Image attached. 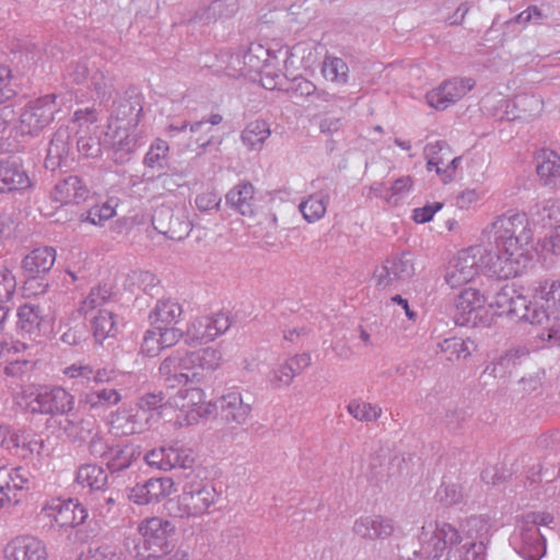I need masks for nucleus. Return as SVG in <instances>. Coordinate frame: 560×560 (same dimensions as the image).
<instances>
[{"mask_svg": "<svg viewBox=\"0 0 560 560\" xmlns=\"http://www.w3.org/2000/svg\"><path fill=\"white\" fill-rule=\"evenodd\" d=\"M495 250L489 256V276H518L530 260L534 233L525 212L505 213L491 223Z\"/></svg>", "mask_w": 560, "mask_h": 560, "instance_id": "nucleus-1", "label": "nucleus"}, {"mask_svg": "<svg viewBox=\"0 0 560 560\" xmlns=\"http://www.w3.org/2000/svg\"><path fill=\"white\" fill-rule=\"evenodd\" d=\"M63 374L73 381V386L85 387L86 390L80 394L79 402L92 411H106L117 406L122 396L114 387H102V385L114 384L118 372L108 366H93L84 361H78L63 370Z\"/></svg>", "mask_w": 560, "mask_h": 560, "instance_id": "nucleus-2", "label": "nucleus"}, {"mask_svg": "<svg viewBox=\"0 0 560 560\" xmlns=\"http://www.w3.org/2000/svg\"><path fill=\"white\" fill-rule=\"evenodd\" d=\"M221 362V352L211 347L196 351L176 350L161 362L159 377L168 388L200 383Z\"/></svg>", "mask_w": 560, "mask_h": 560, "instance_id": "nucleus-3", "label": "nucleus"}, {"mask_svg": "<svg viewBox=\"0 0 560 560\" xmlns=\"http://www.w3.org/2000/svg\"><path fill=\"white\" fill-rule=\"evenodd\" d=\"M174 525L161 517H151L138 525V534L126 539L128 552L139 560H161L172 551L168 536Z\"/></svg>", "mask_w": 560, "mask_h": 560, "instance_id": "nucleus-4", "label": "nucleus"}, {"mask_svg": "<svg viewBox=\"0 0 560 560\" xmlns=\"http://www.w3.org/2000/svg\"><path fill=\"white\" fill-rule=\"evenodd\" d=\"M218 499L213 486L202 480L185 482L182 493L166 503V510L173 517L190 518L207 513Z\"/></svg>", "mask_w": 560, "mask_h": 560, "instance_id": "nucleus-5", "label": "nucleus"}, {"mask_svg": "<svg viewBox=\"0 0 560 560\" xmlns=\"http://www.w3.org/2000/svg\"><path fill=\"white\" fill-rule=\"evenodd\" d=\"M489 306L495 308V314L499 316H506L511 319L522 320L533 325H540L550 316V313L544 310V305L537 306V304H532V302L513 285H504L497 292Z\"/></svg>", "mask_w": 560, "mask_h": 560, "instance_id": "nucleus-6", "label": "nucleus"}, {"mask_svg": "<svg viewBox=\"0 0 560 560\" xmlns=\"http://www.w3.org/2000/svg\"><path fill=\"white\" fill-rule=\"evenodd\" d=\"M491 252L481 246H471L460 250L451 261L445 276L446 282L452 288L462 287L472 281L480 272L489 275L488 265Z\"/></svg>", "mask_w": 560, "mask_h": 560, "instance_id": "nucleus-7", "label": "nucleus"}, {"mask_svg": "<svg viewBox=\"0 0 560 560\" xmlns=\"http://www.w3.org/2000/svg\"><path fill=\"white\" fill-rule=\"evenodd\" d=\"M32 485L33 476L27 468L0 466V510L16 505Z\"/></svg>", "mask_w": 560, "mask_h": 560, "instance_id": "nucleus-8", "label": "nucleus"}, {"mask_svg": "<svg viewBox=\"0 0 560 560\" xmlns=\"http://www.w3.org/2000/svg\"><path fill=\"white\" fill-rule=\"evenodd\" d=\"M415 273L412 259L408 254L386 258L374 269L375 285L382 290L397 289Z\"/></svg>", "mask_w": 560, "mask_h": 560, "instance_id": "nucleus-9", "label": "nucleus"}, {"mask_svg": "<svg viewBox=\"0 0 560 560\" xmlns=\"http://www.w3.org/2000/svg\"><path fill=\"white\" fill-rule=\"evenodd\" d=\"M422 551L428 557H441L443 552L453 548H460L464 538L458 530L451 524L442 522L438 523L433 530L422 527L419 536Z\"/></svg>", "mask_w": 560, "mask_h": 560, "instance_id": "nucleus-10", "label": "nucleus"}, {"mask_svg": "<svg viewBox=\"0 0 560 560\" xmlns=\"http://www.w3.org/2000/svg\"><path fill=\"white\" fill-rule=\"evenodd\" d=\"M74 396L61 386H40L31 401L34 412L63 416L74 408Z\"/></svg>", "mask_w": 560, "mask_h": 560, "instance_id": "nucleus-11", "label": "nucleus"}, {"mask_svg": "<svg viewBox=\"0 0 560 560\" xmlns=\"http://www.w3.org/2000/svg\"><path fill=\"white\" fill-rule=\"evenodd\" d=\"M55 101L56 95L48 94L30 102L20 115L22 133H37L49 125L58 109Z\"/></svg>", "mask_w": 560, "mask_h": 560, "instance_id": "nucleus-12", "label": "nucleus"}, {"mask_svg": "<svg viewBox=\"0 0 560 560\" xmlns=\"http://www.w3.org/2000/svg\"><path fill=\"white\" fill-rule=\"evenodd\" d=\"M229 63L226 71L229 75H246L250 72H260L265 69L276 56H272L268 49L259 44H252L246 52L228 54Z\"/></svg>", "mask_w": 560, "mask_h": 560, "instance_id": "nucleus-13", "label": "nucleus"}, {"mask_svg": "<svg viewBox=\"0 0 560 560\" xmlns=\"http://www.w3.org/2000/svg\"><path fill=\"white\" fill-rule=\"evenodd\" d=\"M476 82L471 78H452L442 82L438 88L429 91L425 95L428 104L438 109L444 110L463 98Z\"/></svg>", "mask_w": 560, "mask_h": 560, "instance_id": "nucleus-14", "label": "nucleus"}, {"mask_svg": "<svg viewBox=\"0 0 560 560\" xmlns=\"http://www.w3.org/2000/svg\"><path fill=\"white\" fill-rule=\"evenodd\" d=\"M16 330L23 338L37 340L50 328L48 315L44 307L33 303H24L16 311Z\"/></svg>", "mask_w": 560, "mask_h": 560, "instance_id": "nucleus-15", "label": "nucleus"}, {"mask_svg": "<svg viewBox=\"0 0 560 560\" xmlns=\"http://www.w3.org/2000/svg\"><path fill=\"white\" fill-rule=\"evenodd\" d=\"M231 326V319L225 313H215L196 317L186 330L187 341L209 342L224 334Z\"/></svg>", "mask_w": 560, "mask_h": 560, "instance_id": "nucleus-16", "label": "nucleus"}, {"mask_svg": "<svg viewBox=\"0 0 560 560\" xmlns=\"http://www.w3.org/2000/svg\"><path fill=\"white\" fill-rule=\"evenodd\" d=\"M172 404L179 410L177 421L182 425L195 424L208 412L205 406V393L197 387L178 390Z\"/></svg>", "mask_w": 560, "mask_h": 560, "instance_id": "nucleus-17", "label": "nucleus"}, {"mask_svg": "<svg viewBox=\"0 0 560 560\" xmlns=\"http://www.w3.org/2000/svg\"><path fill=\"white\" fill-rule=\"evenodd\" d=\"M174 482L170 477L150 478L130 489L129 499L139 505L159 502L173 492Z\"/></svg>", "mask_w": 560, "mask_h": 560, "instance_id": "nucleus-18", "label": "nucleus"}, {"mask_svg": "<svg viewBox=\"0 0 560 560\" xmlns=\"http://www.w3.org/2000/svg\"><path fill=\"white\" fill-rule=\"evenodd\" d=\"M486 298L475 288L463 290L455 299L454 319L457 325L476 324L478 313L483 308Z\"/></svg>", "mask_w": 560, "mask_h": 560, "instance_id": "nucleus-19", "label": "nucleus"}, {"mask_svg": "<svg viewBox=\"0 0 560 560\" xmlns=\"http://www.w3.org/2000/svg\"><path fill=\"white\" fill-rule=\"evenodd\" d=\"M394 530V521L383 515L361 516L352 526L353 534L365 540L386 539Z\"/></svg>", "mask_w": 560, "mask_h": 560, "instance_id": "nucleus-20", "label": "nucleus"}, {"mask_svg": "<svg viewBox=\"0 0 560 560\" xmlns=\"http://www.w3.org/2000/svg\"><path fill=\"white\" fill-rule=\"evenodd\" d=\"M222 420L226 423L242 425L246 423L252 412V405L244 401L238 392H229L215 402Z\"/></svg>", "mask_w": 560, "mask_h": 560, "instance_id": "nucleus-21", "label": "nucleus"}, {"mask_svg": "<svg viewBox=\"0 0 560 560\" xmlns=\"http://www.w3.org/2000/svg\"><path fill=\"white\" fill-rule=\"evenodd\" d=\"M141 110L140 103L136 100L120 98L116 101L109 116L106 136H109L110 130L119 133V130L126 129V127L136 128Z\"/></svg>", "mask_w": 560, "mask_h": 560, "instance_id": "nucleus-22", "label": "nucleus"}, {"mask_svg": "<svg viewBox=\"0 0 560 560\" xmlns=\"http://www.w3.org/2000/svg\"><path fill=\"white\" fill-rule=\"evenodd\" d=\"M90 190L77 175H69L59 180L50 192L54 202L60 205H79L89 198Z\"/></svg>", "mask_w": 560, "mask_h": 560, "instance_id": "nucleus-23", "label": "nucleus"}, {"mask_svg": "<svg viewBox=\"0 0 560 560\" xmlns=\"http://www.w3.org/2000/svg\"><path fill=\"white\" fill-rule=\"evenodd\" d=\"M70 149L71 131L68 127H59L49 142L45 167L54 172L63 166H68Z\"/></svg>", "mask_w": 560, "mask_h": 560, "instance_id": "nucleus-24", "label": "nucleus"}, {"mask_svg": "<svg viewBox=\"0 0 560 560\" xmlns=\"http://www.w3.org/2000/svg\"><path fill=\"white\" fill-rule=\"evenodd\" d=\"M7 560H46L47 552L44 544L33 536H22L13 539L5 548Z\"/></svg>", "mask_w": 560, "mask_h": 560, "instance_id": "nucleus-25", "label": "nucleus"}, {"mask_svg": "<svg viewBox=\"0 0 560 560\" xmlns=\"http://www.w3.org/2000/svg\"><path fill=\"white\" fill-rule=\"evenodd\" d=\"M56 260V250L52 247L43 246L34 248L22 260V269L32 280L47 273L54 266Z\"/></svg>", "mask_w": 560, "mask_h": 560, "instance_id": "nucleus-26", "label": "nucleus"}, {"mask_svg": "<svg viewBox=\"0 0 560 560\" xmlns=\"http://www.w3.org/2000/svg\"><path fill=\"white\" fill-rule=\"evenodd\" d=\"M152 223L155 230L171 240H183L190 232L189 222L182 220L179 217H174L170 208L155 210L152 217Z\"/></svg>", "mask_w": 560, "mask_h": 560, "instance_id": "nucleus-27", "label": "nucleus"}, {"mask_svg": "<svg viewBox=\"0 0 560 560\" xmlns=\"http://www.w3.org/2000/svg\"><path fill=\"white\" fill-rule=\"evenodd\" d=\"M515 547L524 560H540L546 553V540L536 526H523Z\"/></svg>", "mask_w": 560, "mask_h": 560, "instance_id": "nucleus-28", "label": "nucleus"}, {"mask_svg": "<svg viewBox=\"0 0 560 560\" xmlns=\"http://www.w3.org/2000/svg\"><path fill=\"white\" fill-rule=\"evenodd\" d=\"M225 202L236 212L245 217L255 213V188L250 183H240L225 195Z\"/></svg>", "mask_w": 560, "mask_h": 560, "instance_id": "nucleus-29", "label": "nucleus"}, {"mask_svg": "<svg viewBox=\"0 0 560 560\" xmlns=\"http://www.w3.org/2000/svg\"><path fill=\"white\" fill-rule=\"evenodd\" d=\"M183 314L182 305L175 299H161L149 313L150 325L156 329L173 326Z\"/></svg>", "mask_w": 560, "mask_h": 560, "instance_id": "nucleus-30", "label": "nucleus"}, {"mask_svg": "<svg viewBox=\"0 0 560 560\" xmlns=\"http://www.w3.org/2000/svg\"><path fill=\"white\" fill-rule=\"evenodd\" d=\"M528 354L529 350L524 346L511 348L491 364L487 365L483 373L495 378H502L510 374L515 366L520 365Z\"/></svg>", "mask_w": 560, "mask_h": 560, "instance_id": "nucleus-31", "label": "nucleus"}, {"mask_svg": "<svg viewBox=\"0 0 560 560\" xmlns=\"http://www.w3.org/2000/svg\"><path fill=\"white\" fill-rule=\"evenodd\" d=\"M31 182L26 172L15 162H0V192L26 189Z\"/></svg>", "mask_w": 560, "mask_h": 560, "instance_id": "nucleus-32", "label": "nucleus"}, {"mask_svg": "<svg viewBox=\"0 0 560 560\" xmlns=\"http://www.w3.org/2000/svg\"><path fill=\"white\" fill-rule=\"evenodd\" d=\"M537 174L546 186L560 185V155L553 151H542L538 155Z\"/></svg>", "mask_w": 560, "mask_h": 560, "instance_id": "nucleus-33", "label": "nucleus"}, {"mask_svg": "<svg viewBox=\"0 0 560 560\" xmlns=\"http://www.w3.org/2000/svg\"><path fill=\"white\" fill-rule=\"evenodd\" d=\"M113 138V149L114 153L117 155V160L121 162L133 153L141 144V136L136 132L133 129L129 131V127L126 129L119 130V133H116L115 130H110L109 135Z\"/></svg>", "mask_w": 560, "mask_h": 560, "instance_id": "nucleus-34", "label": "nucleus"}, {"mask_svg": "<svg viewBox=\"0 0 560 560\" xmlns=\"http://www.w3.org/2000/svg\"><path fill=\"white\" fill-rule=\"evenodd\" d=\"M106 471L95 464L81 465L77 470L75 480L82 487H86L94 493L107 486Z\"/></svg>", "mask_w": 560, "mask_h": 560, "instance_id": "nucleus-35", "label": "nucleus"}, {"mask_svg": "<svg viewBox=\"0 0 560 560\" xmlns=\"http://www.w3.org/2000/svg\"><path fill=\"white\" fill-rule=\"evenodd\" d=\"M42 513L59 527H74L72 500L54 499L43 506Z\"/></svg>", "mask_w": 560, "mask_h": 560, "instance_id": "nucleus-36", "label": "nucleus"}, {"mask_svg": "<svg viewBox=\"0 0 560 560\" xmlns=\"http://www.w3.org/2000/svg\"><path fill=\"white\" fill-rule=\"evenodd\" d=\"M269 136V125L265 120H254L246 125L241 140L248 150H260Z\"/></svg>", "mask_w": 560, "mask_h": 560, "instance_id": "nucleus-37", "label": "nucleus"}, {"mask_svg": "<svg viewBox=\"0 0 560 560\" xmlns=\"http://www.w3.org/2000/svg\"><path fill=\"white\" fill-rule=\"evenodd\" d=\"M114 81L115 78L108 71L95 66L88 82V88L96 94L98 100L107 101L112 97L115 91Z\"/></svg>", "mask_w": 560, "mask_h": 560, "instance_id": "nucleus-38", "label": "nucleus"}, {"mask_svg": "<svg viewBox=\"0 0 560 560\" xmlns=\"http://www.w3.org/2000/svg\"><path fill=\"white\" fill-rule=\"evenodd\" d=\"M439 349L440 352L445 354L446 360L454 362L469 357L475 349V343L469 339L464 340L459 337H451L440 342Z\"/></svg>", "mask_w": 560, "mask_h": 560, "instance_id": "nucleus-39", "label": "nucleus"}, {"mask_svg": "<svg viewBox=\"0 0 560 560\" xmlns=\"http://www.w3.org/2000/svg\"><path fill=\"white\" fill-rule=\"evenodd\" d=\"M429 558L431 560H485V546L482 542L464 541L460 548L450 549L441 557Z\"/></svg>", "mask_w": 560, "mask_h": 560, "instance_id": "nucleus-40", "label": "nucleus"}, {"mask_svg": "<svg viewBox=\"0 0 560 560\" xmlns=\"http://www.w3.org/2000/svg\"><path fill=\"white\" fill-rule=\"evenodd\" d=\"M534 298L545 302V310H551V312L560 310V281H539L534 288Z\"/></svg>", "mask_w": 560, "mask_h": 560, "instance_id": "nucleus-41", "label": "nucleus"}, {"mask_svg": "<svg viewBox=\"0 0 560 560\" xmlns=\"http://www.w3.org/2000/svg\"><path fill=\"white\" fill-rule=\"evenodd\" d=\"M119 494L115 491H108L106 487L91 493L89 504L91 510L100 517H107L116 505Z\"/></svg>", "mask_w": 560, "mask_h": 560, "instance_id": "nucleus-42", "label": "nucleus"}, {"mask_svg": "<svg viewBox=\"0 0 560 560\" xmlns=\"http://www.w3.org/2000/svg\"><path fill=\"white\" fill-rule=\"evenodd\" d=\"M395 460L400 462L397 457H392L385 451L371 455L369 462V471L371 477L376 481H382L384 478L393 476L394 472H392V466Z\"/></svg>", "mask_w": 560, "mask_h": 560, "instance_id": "nucleus-43", "label": "nucleus"}, {"mask_svg": "<svg viewBox=\"0 0 560 560\" xmlns=\"http://www.w3.org/2000/svg\"><path fill=\"white\" fill-rule=\"evenodd\" d=\"M328 199L327 195L316 194L302 201L299 208L304 219L311 223L323 218L327 209Z\"/></svg>", "mask_w": 560, "mask_h": 560, "instance_id": "nucleus-44", "label": "nucleus"}, {"mask_svg": "<svg viewBox=\"0 0 560 560\" xmlns=\"http://www.w3.org/2000/svg\"><path fill=\"white\" fill-rule=\"evenodd\" d=\"M347 411L358 421H376L382 415V408L378 405L352 399L347 405Z\"/></svg>", "mask_w": 560, "mask_h": 560, "instance_id": "nucleus-45", "label": "nucleus"}, {"mask_svg": "<svg viewBox=\"0 0 560 560\" xmlns=\"http://www.w3.org/2000/svg\"><path fill=\"white\" fill-rule=\"evenodd\" d=\"M490 532L489 521L483 516H471L465 523V541L482 542L486 547Z\"/></svg>", "mask_w": 560, "mask_h": 560, "instance_id": "nucleus-46", "label": "nucleus"}, {"mask_svg": "<svg viewBox=\"0 0 560 560\" xmlns=\"http://www.w3.org/2000/svg\"><path fill=\"white\" fill-rule=\"evenodd\" d=\"M195 463L191 448L172 445L166 447V470L173 468H191Z\"/></svg>", "mask_w": 560, "mask_h": 560, "instance_id": "nucleus-47", "label": "nucleus"}, {"mask_svg": "<svg viewBox=\"0 0 560 560\" xmlns=\"http://www.w3.org/2000/svg\"><path fill=\"white\" fill-rule=\"evenodd\" d=\"M115 320L112 311L101 308L92 318V331L95 340L102 342L115 331Z\"/></svg>", "mask_w": 560, "mask_h": 560, "instance_id": "nucleus-48", "label": "nucleus"}, {"mask_svg": "<svg viewBox=\"0 0 560 560\" xmlns=\"http://www.w3.org/2000/svg\"><path fill=\"white\" fill-rule=\"evenodd\" d=\"M323 75L339 84H345L349 77V67L346 61L338 57H326L322 68Z\"/></svg>", "mask_w": 560, "mask_h": 560, "instance_id": "nucleus-49", "label": "nucleus"}, {"mask_svg": "<svg viewBox=\"0 0 560 560\" xmlns=\"http://www.w3.org/2000/svg\"><path fill=\"white\" fill-rule=\"evenodd\" d=\"M133 452L128 446H112L106 458L105 463L107 468L112 472L121 471L128 468L132 463Z\"/></svg>", "mask_w": 560, "mask_h": 560, "instance_id": "nucleus-50", "label": "nucleus"}, {"mask_svg": "<svg viewBox=\"0 0 560 560\" xmlns=\"http://www.w3.org/2000/svg\"><path fill=\"white\" fill-rule=\"evenodd\" d=\"M434 499L444 506H452L462 503L465 494L460 485L442 481L434 494Z\"/></svg>", "mask_w": 560, "mask_h": 560, "instance_id": "nucleus-51", "label": "nucleus"}, {"mask_svg": "<svg viewBox=\"0 0 560 560\" xmlns=\"http://www.w3.org/2000/svg\"><path fill=\"white\" fill-rule=\"evenodd\" d=\"M444 149L448 150V147L444 141H435L434 143L427 144L424 148L428 170L431 171L434 167L436 174L441 175L442 177L443 170L446 167L448 158H444V154H442L441 158H434V154L442 153Z\"/></svg>", "mask_w": 560, "mask_h": 560, "instance_id": "nucleus-52", "label": "nucleus"}, {"mask_svg": "<svg viewBox=\"0 0 560 560\" xmlns=\"http://www.w3.org/2000/svg\"><path fill=\"white\" fill-rule=\"evenodd\" d=\"M113 298L112 288L107 284L93 288L86 299L82 302L81 310L84 313L102 307L110 302Z\"/></svg>", "mask_w": 560, "mask_h": 560, "instance_id": "nucleus-53", "label": "nucleus"}, {"mask_svg": "<svg viewBox=\"0 0 560 560\" xmlns=\"http://www.w3.org/2000/svg\"><path fill=\"white\" fill-rule=\"evenodd\" d=\"M170 147L166 141L156 139L147 152L143 163L151 168H162L163 163L167 158Z\"/></svg>", "mask_w": 560, "mask_h": 560, "instance_id": "nucleus-54", "label": "nucleus"}, {"mask_svg": "<svg viewBox=\"0 0 560 560\" xmlns=\"http://www.w3.org/2000/svg\"><path fill=\"white\" fill-rule=\"evenodd\" d=\"M238 4V0H213L206 11L207 19L230 18L237 12Z\"/></svg>", "mask_w": 560, "mask_h": 560, "instance_id": "nucleus-55", "label": "nucleus"}, {"mask_svg": "<svg viewBox=\"0 0 560 560\" xmlns=\"http://www.w3.org/2000/svg\"><path fill=\"white\" fill-rule=\"evenodd\" d=\"M95 65L89 59L79 60L69 65L67 75L77 84L89 82Z\"/></svg>", "mask_w": 560, "mask_h": 560, "instance_id": "nucleus-56", "label": "nucleus"}, {"mask_svg": "<svg viewBox=\"0 0 560 560\" xmlns=\"http://www.w3.org/2000/svg\"><path fill=\"white\" fill-rule=\"evenodd\" d=\"M115 215V207L109 202L102 205H95L91 207L84 214L83 220L91 222L92 224H103Z\"/></svg>", "mask_w": 560, "mask_h": 560, "instance_id": "nucleus-57", "label": "nucleus"}, {"mask_svg": "<svg viewBox=\"0 0 560 560\" xmlns=\"http://www.w3.org/2000/svg\"><path fill=\"white\" fill-rule=\"evenodd\" d=\"M413 180L410 176H401L397 178L389 188V194L385 196L388 203L396 206L402 198L407 196L412 187Z\"/></svg>", "mask_w": 560, "mask_h": 560, "instance_id": "nucleus-58", "label": "nucleus"}, {"mask_svg": "<svg viewBox=\"0 0 560 560\" xmlns=\"http://www.w3.org/2000/svg\"><path fill=\"white\" fill-rule=\"evenodd\" d=\"M92 421L81 419L78 422L67 420L65 432L73 441H85L92 435Z\"/></svg>", "mask_w": 560, "mask_h": 560, "instance_id": "nucleus-59", "label": "nucleus"}, {"mask_svg": "<svg viewBox=\"0 0 560 560\" xmlns=\"http://www.w3.org/2000/svg\"><path fill=\"white\" fill-rule=\"evenodd\" d=\"M260 82L266 90H282L287 82V78L280 71H272L271 62L260 72Z\"/></svg>", "mask_w": 560, "mask_h": 560, "instance_id": "nucleus-60", "label": "nucleus"}, {"mask_svg": "<svg viewBox=\"0 0 560 560\" xmlns=\"http://www.w3.org/2000/svg\"><path fill=\"white\" fill-rule=\"evenodd\" d=\"M163 350L159 330L154 327L148 329L143 336L141 351L149 357H155Z\"/></svg>", "mask_w": 560, "mask_h": 560, "instance_id": "nucleus-61", "label": "nucleus"}, {"mask_svg": "<svg viewBox=\"0 0 560 560\" xmlns=\"http://www.w3.org/2000/svg\"><path fill=\"white\" fill-rule=\"evenodd\" d=\"M529 215L534 224L546 226L552 223V206L548 201L539 202L529 210Z\"/></svg>", "mask_w": 560, "mask_h": 560, "instance_id": "nucleus-62", "label": "nucleus"}, {"mask_svg": "<svg viewBox=\"0 0 560 560\" xmlns=\"http://www.w3.org/2000/svg\"><path fill=\"white\" fill-rule=\"evenodd\" d=\"M16 281L13 273L3 268L0 270V303L5 304L15 292Z\"/></svg>", "mask_w": 560, "mask_h": 560, "instance_id": "nucleus-63", "label": "nucleus"}, {"mask_svg": "<svg viewBox=\"0 0 560 560\" xmlns=\"http://www.w3.org/2000/svg\"><path fill=\"white\" fill-rule=\"evenodd\" d=\"M77 145L78 151L86 158H95L101 153V142L97 137L80 135Z\"/></svg>", "mask_w": 560, "mask_h": 560, "instance_id": "nucleus-64", "label": "nucleus"}]
</instances>
